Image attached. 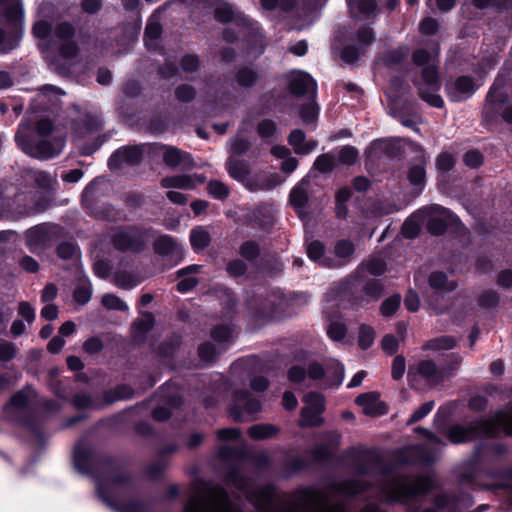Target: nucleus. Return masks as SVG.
Returning <instances> with one entry per match:
<instances>
[{"instance_id": "1", "label": "nucleus", "mask_w": 512, "mask_h": 512, "mask_svg": "<svg viewBox=\"0 0 512 512\" xmlns=\"http://www.w3.org/2000/svg\"><path fill=\"white\" fill-rule=\"evenodd\" d=\"M228 482L242 491L252 503L255 512H343L342 506L329 507L327 494L322 490L305 487L291 494H279L272 484L250 487L249 479L239 467H233Z\"/></svg>"}, {"instance_id": "2", "label": "nucleus", "mask_w": 512, "mask_h": 512, "mask_svg": "<svg viewBox=\"0 0 512 512\" xmlns=\"http://www.w3.org/2000/svg\"><path fill=\"white\" fill-rule=\"evenodd\" d=\"M32 33L51 69L61 75L71 73L80 53L75 27L67 21L53 27L51 22L41 19L34 23Z\"/></svg>"}, {"instance_id": "3", "label": "nucleus", "mask_w": 512, "mask_h": 512, "mask_svg": "<svg viewBox=\"0 0 512 512\" xmlns=\"http://www.w3.org/2000/svg\"><path fill=\"white\" fill-rule=\"evenodd\" d=\"M433 488L430 477L388 476L383 474L373 487L375 500L386 504L400 503L406 512H436L434 508L422 509L421 499Z\"/></svg>"}, {"instance_id": "4", "label": "nucleus", "mask_w": 512, "mask_h": 512, "mask_svg": "<svg viewBox=\"0 0 512 512\" xmlns=\"http://www.w3.org/2000/svg\"><path fill=\"white\" fill-rule=\"evenodd\" d=\"M18 147L27 155L49 159L59 155L65 146L63 130L47 119L38 120L34 126L21 122L15 134Z\"/></svg>"}, {"instance_id": "5", "label": "nucleus", "mask_w": 512, "mask_h": 512, "mask_svg": "<svg viewBox=\"0 0 512 512\" xmlns=\"http://www.w3.org/2000/svg\"><path fill=\"white\" fill-rule=\"evenodd\" d=\"M132 484L125 472L113 471L97 481V493L101 500L115 512H147L145 504L139 501H125L130 495Z\"/></svg>"}, {"instance_id": "6", "label": "nucleus", "mask_w": 512, "mask_h": 512, "mask_svg": "<svg viewBox=\"0 0 512 512\" xmlns=\"http://www.w3.org/2000/svg\"><path fill=\"white\" fill-rule=\"evenodd\" d=\"M500 432L512 435V405L488 420H475L467 425H454L447 431L451 443L459 444L478 437H491Z\"/></svg>"}, {"instance_id": "7", "label": "nucleus", "mask_w": 512, "mask_h": 512, "mask_svg": "<svg viewBox=\"0 0 512 512\" xmlns=\"http://www.w3.org/2000/svg\"><path fill=\"white\" fill-rule=\"evenodd\" d=\"M438 54V48L434 49L433 52L418 49L413 53L414 63L419 66H424L420 77L417 78L414 83L422 100L432 107L442 108L444 101L438 94L441 82L435 64Z\"/></svg>"}, {"instance_id": "8", "label": "nucleus", "mask_w": 512, "mask_h": 512, "mask_svg": "<svg viewBox=\"0 0 512 512\" xmlns=\"http://www.w3.org/2000/svg\"><path fill=\"white\" fill-rule=\"evenodd\" d=\"M288 379L296 385L309 387L311 382L324 381L326 387L339 386L344 379V367L336 360L323 365L317 361L295 364L288 370Z\"/></svg>"}, {"instance_id": "9", "label": "nucleus", "mask_w": 512, "mask_h": 512, "mask_svg": "<svg viewBox=\"0 0 512 512\" xmlns=\"http://www.w3.org/2000/svg\"><path fill=\"white\" fill-rule=\"evenodd\" d=\"M183 512H241L219 485L198 482Z\"/></svg>"}, {"instance_id": "10", "label": "nucleus", "mask_w": 512, "mask_h": 512, "mask_svg": "<svg viewBox=\"0 0 512 512\" xmlns=\"http://www.w3.org/2000/svg\"><path fill=\"white\" fill-rule=\"evenodd\" d=\"M152 236V229L136 225L116 227L109 232L110 242L115 249L131 253L142 252Z\"/></svg>"}, {"instance_id": "11", "label": "nucleus", "mask_w": 512, "mask_h": 512, "mask_svg": "<svg viewBox=\"0 0 512 512\" xmlns=\"http://www.w3.org/2000/svg\"><path fill=\"white\" fill-rule=\"evenodd\" d=\"M368 490V484L364 483L360 480H347L343 482H336L333 483L329 488L322 490L327 494V505L329 507L334 506H342L343 512H347L346 507L341 502H335L332 503L330 500L331 494H337V495H355L361 492H364ZM371 501H369L365 506H363L358 512H385L383 509H381L377 503H375L373 500H375L374 496H371Z\"/></svg>"}, {"instance_id": "12", "label": "nucleus", "mask_w": 512, "mask_h": 512, "mask_svg": "<svg viewBox=\"0 0 512 512\" xmlns=\"http://www.w3.org/2000/svg\"><path fill=\"white\" fill-rule=\"evenodd\" d=\"M260 410V401L252 397L248 391H233L232 401L229 405V413L235 421H249L253 419V416Z\"/></svg>"}, {"instance_id": "13", "label": "nucleus", "mask_w": 512, "mask_h": 512, "mask_svg": "<svg viewBox=\"0 0 512 512\" xmlns=\"http://www.w3.org/2000/svg\"><path fill=\"white\" fill-rule=\"evenodd\" d=\"M305 406L301 409V418L298 422L301 427L320 426L323 423L322 413L325 410L324 397L317 392H309L304 398Z\"/></svg>"}, {"instance_id": "14", "label": "nucleus", "mask_w": 512, "mask_h": 512, "mask_svg": "<svg viewBox=\"0 0 512 512\" xmlns=\"http://www.w3.org/2000/svg\"><path fill=\"white\" fill-rule=\"evenodd\" d=\"M234 330L231 326L221 325L217 326L211 332L213 341L217 344V347L212 343H204L199 347V356L205 362L212 361L216 355L221 353L228 343L233 338Z\"/></svg>"}, {"instance_id": "15", "label": "nucleus", "mask_w": 512, "mask_h": 512, "mask_svg": "<svg viewBox=\"0 0 512 512\" xmlns=\"http://www.w3.org/2000/svg\"><path fill=\"white\" fill-rule=\"evenodd\" d=\"M150 150L151 146L149 144L122 147L111 155L108 165L110 169L136 166L142 161L144 153Z\"/></svg>"}, {"instance_id": "16", "label": "nucleus", "mask_w": 512, "mask_h": 512, "mask_svg": "<svg viewBox=\"0 0 512 512\" xmlns=\"http://www.w3.org/2000/svg\"><path fill=\"white\" fill-rule=\"evenodd\" d=\"M460 361L457 360L447 366L438 367L429 359L421 360L415 366L417 373L431 384L441 383L454 375Z\"/></svg>"}, {"instance_id": "17", "label": "nucleus", "mask_w": 512, "mask_h": 512, "mask_svg": "<svg viewBox=\"0 0 512 512\" xmlns=\"http://www.w3.org/2000/svg\"><path fill=\"white\" fill-rule=\"evenodd\" d=\"M421 212L427 215V229L433 235L443 234L448 225L457 221V217L451 211L440 205L425 207Z\"/></svg>"}, {"instance_id": "18", "label": "nucleus", "mask_w": 512, "mask_h": 512, "mask_svg": "<svg viewBox=\"0 0 512 512\" xmlns=\"http://www.w3.org/2000/svg\"><path fill=\"white\" fill-rule=\"evenodd\" d=\"M55 227L40 225L30 229L27 233V245L34 253H41L54 241Z\"/></svg>"}, {"instance_id": "19", "label": "nucleus", "mask_w": 512, "mask_h": 512, "mask_svg": "<svg viewBox=\"0 0 512 512\" xmlns=\"http://www.w3.org/2000/svg\"><path fill=\"white\" fill-rule=\"evenodd\" d=\"M357 45H348L342 51V59L347 63H354L366 51L374 40V32L369 27L360 29L356 34Z\"/></svg>"}, {"instance_id": "20", "label": "nucleus", "mask_w": 512, "mask_h": 512, "mask_svg": "<svg viewBox=\"0 0 512 512\" xmlns=\"http://www.w3.org/2000/svg\"><path fill=\"white\" fill-rule=\"evenodd\" d=\"M289 88L292 94L302 96L311 93L315 96L316 81L306 72L293 71L288 75Z\"/></svg>"}, {"instance_id": "21", "label": "nucleus", "mask_w": 512, "mask_h": 512, "mask_svg": "<svg viewBox=\"0 0 512 512\" xmlns=\"http://www.w3.org/2000/svg\"><path fill=\"white\" fill-rule=\"evenodd\" d=\"M448 97L453 102H460L469 98L476 90L471 77L460 76L455 81L446 84Z\"/></svg>"}, {"instance_id": "22", "label": "nucleus", "mask_w": 512, "mask_h": 512, "mask_svg": "<svg viewBox=\"0 0 512 512\" xmlns=\"http://www.w3.org/2000/svg\"><path fill=\"white\" fill-rule=\"evenodd\" d=\"M416 432L421 433L428 440L425 446L415 449L416 454H419L420 460L424 463L433 462L437 458L438 447L444 446L445 443L425 428L418 427Z\"/></svg>"}, {"instance_id": "23", "label": "nucleus", "mask_w": 512, "mask_h": 512, "mask_svg": "<svg viewBox=\"0 0 512 512\" xmlns=\"http://www.w3.org/2000/svg\"><path fill=\"white\" fill-rule=\"evenodd\" d=\"M164 163L171 167L180 170H189L194 167L193 160L189 153L181 151L175 147L168 146L163 153Z\"/></svg>"}, {"instance_id": "24", "label": "nucleus", "mask_w": 512, "mask_h": 512, "mask_svg": "<svg viewBox=\"0 0 512 512\" xmlns=\"http://www.w3.org/2000/svg\"><path fill=\"white\" fill-rule=\"evenodd\" d=\"M73 462L76 470L80 473L89 474L93 470L95 463L93 452L82 441L75 446Z\"/></svg>"}, {"instance_id": "25", "label": "nucleus", "mask_w": 512, "mask_h": 512, "mask_svg": "<svg viewBox=\"0 0 512 512\" xmlns=\"http://www.w3.org/2000/svg\"><path fill=\"white\" fill-rule=\"evenodd\" d=\"M355 402L362 408L364 414L378 416L386 413L385 405L379 400L377 392H368L359 395Z\"/></svg>"}, {"instance_id": "26", "label": "nucleus", "mask_w": 512, "mask_h": 512, "mask_svg": "<svg viewBox=\"0 0 512 512\" xmlns=\"http://www.w3.org/2000/svg\"><path fill=\"white\" fill-rule=\"evenodd\" d=\"M155 252L161 256L171 257L176 263L182 259L181 246L169 235H162L154 242Z\"/></svg>"}, {"instance_id": "27", "label": "nucleus", "mask_w": 512, "mask_h": 512, "mask_svg": "<svg viewBox=\"0 0 512 512\" xmlns=\"http://www.w3.org/2000/svg\"><path fill=\"white\" fill-rule=\"evenodd\" d=\"M385 270L386 263L381 257H371L358 268L355 275L349 277V281L363 278L365 272L373 276H380L385 272Z\"/></svg>"}, {"instance_id": "28", "label": "nucleus", "mask_w": 512, "mask_h": 512, "mask_svg": "<svg viewBox=\"0 0 512 512\" xmlns=\"http://www.w3.org/2000/svg\"><path fill=\"white\" fill-rule=\"evenodd\" d=\"M226 169L230 177L242 183L244 186L251 178L248 165L234 157H230L226 163Z\"/></svg>"}, {"instance_id": "29", "label": "nucleus", "mask_w": 512, "mask_h": 512, "mask_svg": "<svg viewBox=\"0 0 512 512\" xmlns=\"http://www.w3.org/2000/svg\"><path fill=\"white\" fill-rule=\"evenodd\" d=\"M363 284V290L365 292V295L372 301H377L382 292H383V285L380 283V281L375 279H368L365 280L364 277L357 279V280H350L349 278L346 281L347 287H354L356 284Z\"/></svg>"}, {"instance_id": "30", "label": "nucleus", "mask_w": 512, "mask_h": 512, "mask_svg": "<svg viewBox=\"0 0 512 512\" xmlns=\"http://www.w3.org/2000/svg\"><path fill=\"white\" fill-rule=\"evenodd\" d=\"M288 142L297 154H307L317 145L315 141H305V133L300 129L293 130L290 133Z\"/></svg>"}, {"instance_id": "31", "label": "nucleus", "mask_w": 512, "mask_h": 512, "mask_svg": "<svg viewBox=\"0 0 512 512\" xmlns=\"http://www.w3.org/2000/svg\"><path fill=\"white\" fill-rule=\"evenodd\" d=\"M280 432V428L269 423L256 424L249 427L247 433L254 440H265L276 437Z\"/></svg>"}, {"instance_id": "32", "label": "nucleus", "mask_w": 512, "mask_h": 512, "mask_svg": "<svg viewBox=\"0 0 512 512\" xmlns=\"http://www.w3.org/2000/svg\"><path fill=\"white\" fill-rule=\"evenodd\" d=\"M347 3L353 17H370L377 8L374 0H347Z\"/></svg>"}, {"instance_id": "33", "label": "nucleus", "mask_w": 512, "mask_h": 512, "mask_svg": "<svg viewBox=\"0 0 512 512\" xmlns=\"http://www.w3.org/2000/svg\"><path fill=\"white\" fill-rule=\"evenodd\" d=\"M101 127V121L93 115L86 114L75 121L73 128L79 137L97 131Z\"/></svg>"}, {"instance_id": "34", "label": "nucleus", "mask_w": 512, "mask_h": 512, "mask_svg": "<svg viewBox=\"0 0 512 512\" xmlns=\"http://www.w3.org/2000/svg\"><path fill=\"white\" fill-rule=\"evenodd\" d=\"M429 285L437 292L447 293L456 289L457 284L449 280L447 275L440 271H435L429 276Z\"/></svg>"}, {"instance_id": "35", "label": "nucleus", "mask_w": 512, "mask_h": 512, "mask_svg": "<svg viewBox=\"0 0 512 512\" xmlns=\"http://www.w3.org/2000/svg\"><path fill=\"white\" fill-rule=\"evenodd\" d=\"M308 183L309 182L306 179H303L298 185H296L291 190L290 203L297 211H301L306 206L308 200L306 186L308 185Z\"/></svg>"}, {"instance_id": "36", "label": "nucleus", "mask_w": 512, "mask_h": 512, "mask_svg": "<svg viewBox=\"0 0 512 512\" xmlns=\"http://www.w3.org/2000/svg\"><path fill=\"white\" fill-rule=\"evenodd\" d=\"M0 7L10 21L15 23L22 21L24 13L21 0H0Z\"/></svg>"}, {"instance_id": "37", "label": "nucleus", "mask_w": 512, "mask_h": 512, "mask_svg": "<svg viewBox=\"0 0 512 512\" xmlns=\"http://www.w3.org/2000/svg\"><path fill=\"white\" fill-rule=\"evenodd\" d=\"M214 16L216 20L223 23L232 21L236 18L244 21L245 23L248 22L247 19L240 16V13H238L231 4L226 2H220L217 4L214 10Z\"/></svg>"}, {"instance_id": "38", "label": "nucleus", "mask_w": 512, "mask_h": 512, "mask_svg": "<svg viewBox=\"0 0 512 512\" xmlns=\"http://www.w3.org/2000/svg\"><path fill=\"white\" fill-rule=\"evenodd\" d=\"M505 85V80L501 77H497L494 84L490 88L486 104H485V110L489 109L491 105L494 104H501L507 101V96L502 92V88Z\"/></svg>"}, {"instance_id": "39", "label": "nucleus", "mask_w": 512, "mask_h": 512, "mask_svg": "<svg viewBox=\"0 0 512 512\" xmlns=\"http://www.w3.org/2000/svg\"><path fill=\"white\" fill-rule=\"evenodd\" d=\"M408 179L419 192L422 191L426 181L425 161L413 165L408 172Z\"/></svg>"}, {"instance_id": "40", "label": "nucleus", "mask_w": 512, "mask_h": 512, "mask_svg": "<svg viewBox=\"0 0 512 512\" xmlns=\"http://www.w3.org/2000/svg\"><path fill=\"white\" fill-rule=\"evenodd\" d=\"M308 257L317 262L319 265L326 267H334L336 264L330 262L326 257H324V246L319 241L311 242L307 247Z\"/></svg>"}, {"instance_id": "41", "label": "nucleus", "mask_w": 512, "mask_h": 512, "mask_svg": "<svg viewBox=\"0 0 512 512\" xmlns=\"http://www.w3.org/2000/svg\"><path fill=\"white\" fill-rule=\"evenodd\" d=\"M162 33V26L156 20H149L146 25L144 33L145 45L148 49L156 48V41L159 39Z\"/></svg>"}, {"instance_id": "42", "label": "nucleus", "mask_w": 512, "mask_h": 512, "mask_svg": "<svg viewBox=\"0 0 512 512\" xmlns=\"http://www.w3.org/2000/svg\"><path fill=\"white\" fill-rule=\"evenodd\" d=\"M161 185L164 188H180V189H192L194 187L191 176L188 175H175L168 176L161 180Z\"/></svg>"}, {"instance_id": "43", "label": "nucleus", "mask_w": 512, "mask_h": 512, "mask_svg": "<svg viewBox=\"0 0 512 512\" xmlns=\"http://www.w3.org/2000/svg\"><path fill=\"white\" fill-rule=\"evenodd\" d=\"M278 184L279 182L271 177H251L245 187L252 192L269 191L274 189Z\"/></svg>"}, {"instance_id": "44", "label": "nucleus", "mask_w": 512, "mask_h": 512, "mask_svg": "<svg viewBox=\"0 0 512 512\" xmlns=\"http://www.w3.org/2000/svg\"><path fill=\"white\" fill-rule=\"evenodd\" d=\"M210 241V234L203 227H196L191 230L190 243L194 250L198 251L206 248Z\"/></svg>"}, {"instance_id": "45", "label": "nucleus", "mask_w": 512, "mask_h": 512, "mask_svg": "<svg viewBox=\"0 0 512 512\" xmlns=\"http://www.w3.org/2000/svg\"><path fill=\"white\" fill-rule=\"evenodd\" d=\"M456 344V341L451 336H441L434 338L426 342L423 346L424 350L441 351L452 349Z\"/></svg>"}, {"instance_id": "46", "label": "nucleus", "mask_w": 512, "mask_h": 512, "mask_svg": "<svg viewBox=\"0 0 512 512\" xmlns=\"http://www.w3.org/2000/svg\"><path fill=\"white\" fill-rule=\"evenodd\" d=\"M235 79L239 86L251 87L256 83L258 74L251 67H242L237 71Z\"/></svg>"}, {"instance_id": "47", "label": "nucleus", "mask_w": 512, "mask_h": 512, "mask_svg": "<svg viewBox=\"0 0 512 512\" xmlns=\"http://www.w3.org/2000/svg\"><path fill=\"white\" fill-rule=\"evenodd\" d=\"M111 281L114 285L122 289H132L139 284V280L130 273L117 272L112 275Z\"/></svg>"}, {"instance_id": "48", "label": "nucleus", "mask_w": 512, "mask_h": 512, "mask_svg": "<svg viewBox=\"0 0 512 512\" xmlns=\"http://www.w3.org/2000/svg\"><path fill=\"white\" fill-rule=\"evenodd\" d=\"M336 165V157L332 153H325L316 158L313 167L320 173H328L331 172Z\"/></svg>"}, {"instance_id": "49", "label": "nucleus", "mask_w": 512, "mask_h": 512, "mask_svg": "<svg viewBox=\"0 0 512 512\" xmlns=\"http://www.w3.org/2000/svg\"><path fill=\"white\" fill-rule=\"evenodd\" d=\"M91 296V283L88 280H82L74 290L75 301L81 305H84L90 301Z\"/></svg>"}, {"instance_id": "50", "label": "nucleus", "mask_w": 512, "mask_h": 512, "mask_svg": "<svg viewBox=\"0 0 512 512\" xmlns=\"http://www.w3.org/2000/svg\"><path fill=\"white\" fill-rule=\"evenodd\" d=\"M375 339V331L374 329L366 324H362L359 328V336H358V344L363 349L366 350L372 346Z\"/></svg>"}, {"instance_id": "51", "label": "nucleus", "mask_w": 512, "mask_h": 512, "mask_svg": "<svg viewBox=\"0 0 512 512\" xmlns=\"http://www.w3.org/2000/svg\"><path fill=\"white\" fill-rule=\"evenodd\" d=\"M400 304L401 296L399 294H394L383 301L380 306V313L384 317H390L398 310Z\"/></svg>"}, {"instance_id": "52", "label": "nucleus", "mask_w": 512, "mask_h": 512, "mask_svg": "<svg viewBox=\"0 0 512 512\" xmlns=\"http://www.w3.org/2000/svg\"><path fill=\"white\" fill-rule=\"evenodd\" d=\"M102 305L108 310L127 311V304L115 294H104L102 297Z\"/></svg>"}, {"instance_id": "53", "label": "nucleus", "mask_w": 512, "mask_h": 512, "mask_svg": "<svg viewBox=\"0 0 512 512\" xmlns=\"http://www.w3.org/2000/svg\"><path fill=\"white\" fill-rule=\"evenodd\" d=\"M358 159V151L355 147L352 146H344L338 152V156L336 158L338 163L351 165L356 162Z\"/></svg>"}, {"instance_id": "54", "label": "nucleus", "mask_w": 512, "mask_h": 512, "mask_svg": "<svg viewBox=\"0 0 512 512\" xmlns=\"http://www.w3.org/2000/svg\"><path fill=\"white\" fill-rule=\"evenodd\" d=\"M243 451L236 449L230 445H223L218 451V457L223 461H240Z\"/></svg>"}, {"instance_id": "55", "label": "nucleus", "mask_w": 512, "mask_h": 512, "mask_svg": "<svg viewBox=\"0 0 512 512\" xmlns=\"http://www.w3.org/2000/svg\"><path fill=\"white\" fill-rule=\"evenodd\" d=\"M33 394L32 390H22L17 392L12 398L7 406V408H15V409H24L28 402L30 396Z\"/></svg>"}, {"instance_id": "56", "label": "nucleus", "mask_w": 512, "mask_h": 512, "mask_svg": "<svg viewBox=\"0 0 512 512\" xmlns=\"http://www.w3.org/2000/svg\"><path fill=\"white\" fill-rule=\"evenodd\" d=\"M347 334V328L345 324L340 322H331L327 328V335L333 341H341Z\"/></svg>"}, {"instance_id": "57", "label": "nucleus", "mask_w": 512, "mask_h": 512, "mask_svg": "<svg viewBox=\"0 0 512 512\" xmlns=\"http://www.w3.org/2000/svg\"><path fill=\"white\" fill-rule=\"evenodd\" d=\"M472 3L478 9H485L490 6L498 9L512 8V0H472Z\"/></svg>"}, {"instance_id": "58", "label": "nucleus", "mask_w": 512, "mask_h": 512, "mask_svg": "<svg viewBox=\"0 0 512 512\" xmlns=\"http://www.w3.org/2000/svg\"><path fill=\"white\" fill-rule=\"evenodd\" d=\"M209 193L217 199H225L229 195L228 187L221 181L212 180L208 183Z\"/></svg>"}, {"instance_id": "59", "label": "nucleus", "mask_w": 512, "mask_h": 512, "mask_svg": "<svg viewBox=\"0 0 512 512\" xmlns=\"http://www.w3.org/2000/svg\"><path fill=\"white\" fill-rule=\"evenodd\" d=\"M334 451L332 448L328 446V444L322 442L316 445L312 451L311 455L314 461H325L331 458Z\"/></svg>"}, {"instance_id": "60", "label": "nucleus", "mask_w": 512, "mask_h": 512, "mask_svg": "<svg viewBox=\"0 0 512 512\" xmlns=\"http://www.w3.org/2000/svg\"><path fill=\"white\" fill-rule=\"evenodd\" d=\"M335 255L341 259H347L354 253V245L349 240H340L336 243Z\"/></svg>"}, {"instance_id": "61", "label": "nucleus", "mask_w": 512, "mask_h": 512, "mask_svg": "<svg viewBox=\"0 0 512 512\" xmlns=\"http://www.w3.org/2000/svg\"><path fill=\"white\" fill-rule=\"evenodd\" d=\"M455 165V158L452 154L443 152L436 159V167L440 172H448Z\"/></svg>"}, {"instance_id": "62", "label": "nucleus", "mask_w": 512, "mask_h": 512, "mask_svg": "<svg viewBox=\"0 0 512 512\" xmlns=\"http://www.w3.org/2000/svg\"><path fill=\"white\" fill-rule=\"evenodd\" d=\"M195 89L188 84L180 85L175 90V97L181 102H190L195 98Z\"/></svg>"}, {"instance_id": "63", "label": "nucleus", "mask_w": 512, "mask_h": 512, "mask_svg": "<svg viewBox=\"0 0 512 512\" xmlns=\"http://www.w3.org/2000/svg\"><path fill=\"white\" fill-rule=\"evenodd\" d=\"M251 144L247 139L235 137L230 141V151L235 155H243L250 149Z\"/></svg>"}, {"instance_id": "64", "label": "nucleus", "mask_w": 512, "mask_h": 512, "mask_svg": "<svg viewBox=\"0 0 512 512\" xmlns=\"http://www.w3.org/2000/svg\"><path fill=\"white\" fill-rule=\"evenodd\" d=\"M259 252L258 244L253 241H247L240 247V254L249 261L256 259Z\"/></svg>"}]
</instances>
